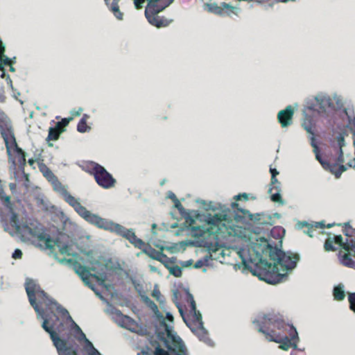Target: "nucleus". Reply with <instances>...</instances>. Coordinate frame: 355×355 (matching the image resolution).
I'll return each mask as SVG.
<instances>
[{
    "label": "nucleus",
    "mask_w": 355,
    "mask_h": 355,
    "mask_svg": "<svg viewBox=\"0 0 355 355\" xmlns=\"http://www.w3.org/2000/svg\"><path fill=\"white\" fill-rule=\"evenodd\" d=\"M284 233L285 230L282 227H275L270 235L277 240V243L259 236L250 243L248 250L239 249L238 255L241 263H238L239 268L270 284L286 282L301 257L298 253L282 250Z\"/></svg>",
    "instance_id": "obj_1"
},
{
    "label": "nucleus",
    "mask_w": 355,
    "mask_h": 355,
    "mask_svg": "<svg viewBox=\"0 0 355 355\" xmlns=\"http://www.w3.org/2000/svg\"><path fill=\"white\" fill-rule=\"evenodd\" d=\"M254 328L262 333L266 340L279 343V348L288 350L293 347L299 350L296 342L299 340L298 333L293 324L286 323L282 316L275 313H260L252 320Z\"/></svg>",
    "instance_id": "obj_2"
},
{
    "label": "nucleus",
    "mask_w": 355,
    "mask_h": 355,
    "mask_svg": "<svg viewBox=\"0 0 355 355\" xmlns=\"http://www.w3.org/2000/svg\"><path fill=\"white\" fill-rule=\"evenodd\" d=\"M24 286L29 302L36 312L37 318L43 320L41 324L42 329L49 334L50 337L55 334L57 332L54 331L53 327L55 320H58V318L53 313H45L44 309L40 306V304L44 305L50 297L41 288L36 281L31 278L26 279Z\"/></svg>",
    "instance_id": "obj_3"
},
{
    "label": "nucleus",
    "mask_w": 355,
    "mask_h": 355,
    "mask_svg": "<svg viewBox=\"0 0 355 355\" xmlns=\"http://www.w3.org/2000/svg\"><path fill=\"white\" fill-rule=\"evenodd\" d=\"M219 209L221 211L220 213L207 214L204 216V220L211 225V234L219 233V231L222 230L220 226H223L226 230H234L236 227V223L247 222L242 215L231 210L225 205H219Z\"/></svg>",
    "instance_id": "obj_4"
},
{
    "label": "nucleus",
    "mask_w": 355,
    "mask_h": 355,
    "mask_svg": "<svg viewBox=\"0 0 355 355\" xmlns=\"http://www.w3.org/2000/svg\"><path fill=\"white\" fill-rule=\"evenodd\" d=\"M157 338L164 343L167 350L161 348L157 341H151L152 345H156L155 355H189L187 349L180 336L177 335L168 337L166 331H161L157 329L155 330Z\"/></svg>",
    "instance_id": "obj_5"
},
{
    "label": "nucleus",
    "mask_w": 355,
    "mask_h": 355,
    "mask_svg": "<svg viewBox=\"0 0 355 355\" xmlns=\"http://www.w3.org/2000/svg\"><path fill=\"white\" fill-rule=\"evenodd\" d=\"M315 102L307 101L306 109L315 111L320 114H325L330 111L341 109L343 101L340 96L334 94L332 98L326 93L320 92L314 97Z\"/></svg>",
    "instance_id": "obj_6"
},
{
    "label": "nucleus",
    "mask_w": 355,
    "mask_h": 355,
    "mask_svg": "<svg viewBox=\"0 0 355 355\" xmlns=\"http://www.w3.org/2000/svg\"><path fill=\"white\" fill-rule=\"evenodd\" d=\"M22 238H28L29 236L36 237L39 241H45V248L52 250V239L50 235L45 232L43 225L36 220L28 223H22V228L19 233Z\"/></svg>",
    "instance_id": "obj_7"
},
{
    "label": "nucleus",
    "mask_w": 355,
    "mask_h": 355,
    "mask_svg": "<svg viewBox=\"0 0 355 355\" xmlns=\"http://www.w3.org/2000/svg\"><path fill=\"white\" fill-rule=\"evenodd\" d=\"M84 220L91 225H95L100 229L109 231L110 232L114 233L116 235L122 226L121 224L101 218L98 214H92L90 211H89Z\"/></svg>",
    "instance_id": "obj_8"
},
{
    "label": "nucleus",
    "mask_w": 355,
    "mask_h": 355,
    "mask_svg": "<svg viewBox=\"0 0 355 355\" xmlns=\"http://www.w3.org/2000/svg\"><path fill=\"white\" fill-rule=\"evenodd\" d=\"M190 313L193 316V320L190 322L197 329L196 333L193 334L198 336L200 341L204 342L207 345L213 346L214 342L209 338L208 331L204 327L202 314L197 310L196 306H195L194 310L191 309Z\"/></svg>",
    "instance_id": "obj_9"
},
{
    "label": "nucleus",
    "mask_w": 355,
    "mask_h": 355,
    "mask_svg": "<svg viewBox=\"0 0 355 355\" xmlns=\"http://www.w3.org/2000/svg\"><path fill=\"white\" fill-rule=\"evenodd\" d=\"M92 174L96 183L103 189H110L116 184L113 176L99 164L93 163Z\"/></svg>",
    "instance_id": "obj_10"
},
{
    "label": "nucleus",
    "mask_w": 355,
    "mask_h": 355,
    "mask_svg": "<svg viewBox=\"0 0 355 355\" xmlns=\"http://www.w3.org/2000/svg\"><path fill=\"white\" fill-rule=\"evenodd\" d=\"M111 262V259H105L99 257L96 260H91L89 270L95 273L92 274V277L96 278L101 285L105 286V282L107 278V270L108 263Z\"/></svg>",
    "instance_id": "obj_11"
},
{
    "label": "nucleus",
    "mask_w": 355,
    "mask_h": 355,
    "mask_svg": "<svg viewBox=\"0 0 355 355\" xmlns=\"http://www.w3.org/2000/svg\"><path fill=\"white\" fill-rule=\"evenodd\" d=\"M59 355H77L78 347L60 338L58 333L50 337Z\"/></svg>",
    "instance_id": "obj_12"
},
{
    "label": "nucleus",
    "mask_w": 355,
    "mask_h": 355,
    "mask_svg": "<svg viewBox=\"0 0 355 355\" xmlns=\"http://www.w3.org/2000/svg\"><path fill=\"white\" fill-rule=\"evenodd\" d=\"M69 322H71V329L74 330L77 340L80 342H85L83 350L87 354V355H101V354L94 347L92 343L87 339L86 335L82 331L80 327L74 322V320L72 319V321Z\"/></svg>",
    "instance_id": "obj_13"
},
{
    "label": "nucleus",
    "mask_w": 355,
    "mask_h": 355,
    "mask_svg": "<svg viewBox=\"0 0 355 355\" xmlns=\"http://www.w3.org/2000/svg\"><path fill=\"white\" fill-rule=\"evenodd\" d=\"M44 306H45V309H44L45 313H53V314L55 315L59 318V317L55 313V312L53 310V306H55L57 311L61 315V316L63 318L66 319L67 321H72V318L70 315L69 311L65 308L62 306L60 304H58L56 302V300H55L54 299L49 297V300H47V302L44 304ZM58 320H59V319L58 320ZM56 322H57V320H55V325L53 327V329L55 332H56V331L55 329V326Z\"/></svg>",
    "instance_id": "obj_14"
},
{
    "label": "nucleus",
    "mask_w": 355,
    "mask_h": 355,
    "mask_svg": "<svg viewBox=\"0 0 355 355\" xmlns=\"http://www.w3.org/2000/svg\"><path fill=\"white\" fill-rule=\"evenodd\" d=\"M6 128L10 134V139L12 140V144L13 145L15 152L17 153L18 156V162L19 165V168L22 171V173L26 178H28V175L24 172V166L26 164V153L17 146L14 132L12 130L11 125L6 124Z\"/></svg>",
    "instance_id": "obj_15"
},
{
    "label": "nucleus",
    "mask_w": 355,
    "mask_h": 355,
    "mask_svg": "<svg viewBox=\"0 0 355 355\" xmlns=\"http://www.w3.org/2000/svg\"><path fill=\"white\" fill-rule=\"evenodd\" d=\"M328 236L333 243L338 244L343 249L348 252L351 251L354 252V255L355 257V239L350 237L347 238L345 241H344L340 234L331 236V234H328Z\"/></svg>",
    "instance_id": "obj_16"
},
{
    "label": "nucleus",
    "mask_w": 355,
    "mask_h": 355,
    "mask_svg": "<svg viewBox=\"0 0 355 355\" xmlns=\"http://www.w3.org/2000/svg\"><path fill=\"white\" fill-rule=\"evenodd\" d=\"M62 198L66 202L73 208L76 212L80 217L83 219L86 217L89 211L80 204L79 199L76 198L69 192H67Z\"/></svg>",
    "instance_id": "obj_17"
},
{
    "label": "nucleus",
    "mask_w": 355,
    "mask_h": 355,
    "mask_svg": "<svg viewBox=\"0 0 355 355\" xmlns=\"http://www.w3.org/2000/svg\"><path fill=\"white\" fill-rule=\"evenodd\" d=\"M293 114L294 110L291 105H288L285 109L278 112L277 120L283 128H287L292 124Z\"/></svg>",
    "instance_id": "obj_18"
},
{
    "label": "nucleus",
    "mask_w": 355,
    "mask_h": 355,
    "mask_svg": "<svg viewBox=\"0 0 355 355\" xmlns=\"http://www.w3.org/2000/svg\"><path fill=\"white\" fill-rule=\"evenodd\" d=\"M346 146L344 135L339 133L336 137V144H333V150L335 155H338L337 160L340 162H345L343 148Z\"/></svg>",
    "instance_id": "obj_19"
},
{
    "label": "nucleus",
    "mask_w": 355,
    "mask_h": 355,
    "mask_svg": "<svg viewBox=\"0 0 355 355\" xmlns=\"http://www.w3.org/2000/svg\"><path fill=\"white\" fill-rule=\"evenodd\" d=\"M311 145L313 148V152L315 155V159L320 162V164L322 165V168L325 171H328L331 167H334V165H331V163L335 156L331 155L329 160L326 161L322 158L318 149V146H317L315 142V139L313 137H311Z\"/></svg>",
    "instance_id": "obj_20"
},
{
    "label": "nucleus",
    "mask_w": 355,
    "mask_h": 355,
    "mask_svg": "<svg viewBox=\"0 0 355 355\" xmlns=\"http://www.w3.org/2000/svg\"><path fill=\"white\" fill-rule=\"evenodd\" d=\"M6 124L10 125V123L3 122V121L0 123V133L5 141L7 154L8 155L9 160L12 161V154H11V147H12V146H13V145L12 144V140L10 139V134L6 128Z\"/></svg>",
    "instance_id": "obj_21"
},
{
    "label": "nucleus",
    "mask_w": 355,
    "mask_h": 355,
    "mask_svg": "<svg viewBox=\"0 0 355 355\" xmlns=\"http://www.w3.org/2000/svg\"><path fill=\"white\" fill-rule=\"evenodd\" d=\"M250 221L257 225H272L274 224L272 215L267 214L265 212L253 214Z\"/></svg>",
    "instance_id": "obj_22"
},
{
    "label": "nucleus",
    "mask_w": 355,
    "mask_h": 355,
    "mask_svg": "<svg viewBox=\"0 0 355 355\" xmlns=\"http://www.w3.org/2000/svg\"><path fill=\"white\" fill-rule=\"evenodd\" d=\"M145 16L148 19V21L153 26H156L157 28L166 27L168 26L172 20H168L164 17H160L158 15H151V14H146Z\"/></svg>",
    "instance_id": "obj_23"
},
{
    "label": "nucleus",
    "mask_w": 355,
    "mask_h": 355,
    "mask_svg": "<svg viewBox=\"0 0 355 355\" xmlns=\"http://www.w3.org/2000/svg\"><path fill=\"white\" fill-rule=\"evenodd\" d=\"M344 113L347 117L348 123L347 127L349 128L353 135V143L354 146V155H355V115L354 110L351 107H346L343 110Z\"/></svg>",
    "instance_id": "obj_24"
},
{
    "label": "nucleus",
    "mask_w": 355,
    "mask_h": 355,
    "mask_svg": "<svg viewBox=\"0 0 355 355\" xmlns=\"http://www.w3.org/2000/svg\"><path fill=\"white\" fill-rule=\"evenodd\" d=\"M332 161L331 165H334V167H331L328 171L334 174L336 178H339L342 173L347 171V166L343 164L344 162H338L336 157H334Z\"/></svg>",
    "instance_id": "obj_25"
},
{
    "label": "nucleus",
    "mask_w": 355,
    "mask_h": 355,
    "mask_svg": "<svg viewBox=\"0 0 355 355\" xmlns=\"http://www.w3.org/2000/svg\"><path fill=\"white\" fill-rule=\"evenodd\" d=\"M306 107L303 110V119H302V126L303 128L307 132V133L310 134V138H315V133L313 130V123L312 119L310 116H309L306 113Z\"/></svg>",
    "instance_id": "obj_26"
},
{
    "label": "nucleus",
    "mask_w": 355,
    "mask_h": 355,
    "mask_svg": "<svg viewBox=\"0 0 355 355\" xmlns=\"http://www.w3.org/2000/svg\"><path fill=\"white\" fill-rule=\"evenodd\" d=\"M117 235L125 239L132 245L134 243V242L138 238L135 234L134 229H132V228L127 229L123 225L121 226Z\"/></svg>",
    "instance_id": "obj_27"
},
{
    "label": "nucleus",
    "mask_w": 355,
    "mask_h": 355,
    "mask_svg": "<svg viewBox=\"0 0 355 355\" xmlns=\"http://www.w3.org/2000/svg\"><path fill=\"white\" fill-rule=\"evenodd\" d=\"M154 313H155L156 318L159 320L160 327L164 328V329L166 332L167 336L171 337L172 334L173 336H175V331H173V329L171 327H170L168 324H166L163 315L159 312V309H157V311H155Z\"/></svg>",
    "instance_id": "obj_28"
},
{
    "label": "nucleus",
    "mask_w": 355,
    "mask_h": 355,
    "mask_svg": "<svg viewBox=\"0 0 355 355\" xmlns=\"http://www.w3.org/2000/svg\"><path fill=\"white\" fill-rule=\"evenodd\" d=\"M333 296L336 301H343L345 298V286L339 284L334 287Z\"/></svg>",
    "instance_id": "obj_29"
},
{
    "label": "nucleus",
    "mask_w": 355,
    "mask_h": 355,
    "mask_svg": "<svg viewBox=\"0 0 355 355\" xmlns=\"http://www.w3.org/2000/svg\"><path fill=\"white\" fill-rule=\"evenodd\" d=\"M50 182L52 184L53 190L56 191L62 197H63L68 192L67 190V187L62 184V183L58 180L57 177L55 178Z\"/></svg>",
    "instance_id": "obj_30"
},
{
    "label": "nucleus",
    "mask_w": 355,
    "mask_h": 355,
    "mask_svg": "<svg viewBox=\"0 0 355 355\" xmlns=\"http://www.w3.org/2000/svg\"><path fill=\"white\" fill-rule=\"evenodd\" d=\"M89 115L84 114L83 118L80 120L77 125V130L80 133H85L89 132L91 128L87 125V119L89 118Z\"/></svg>",
    "instance_id": "obj_31"
},
{
    "label": "nucleus",
    "mask_w": 355,
    "mask_h": 355,
    "mask_svg": "<svg viewBox=\"0 0 355 355\" xmlns=\"http://www.w3.org/2000/svg\"><path fill=\"white\" fill-rule=\"evenodd\" d=\"M159 252V251L155 250L149 244L144 247L142 249V253L148 255L149 257L154 260H159V257H158Z\"/></svg>",
    "instance_id": "obj_32"
},
{
    "label": "nucleus",
    "mask_w": 355,
    "mask_h": 355,
    "mask_svg": "<svg viewBox=\"0 0 355 355\" xmlns=\"http://www.w3.org/2000/svg\"><path fill=\"white\" fill-rule=\"evenodd\" d=\"M10 211L11 213L10 223H12V225L15 228L17 233L19 234L22 228V224L19 223L18 214L13 211V208H12V211Z\"/></svg>",
    "instance_id": "obj_33"
},
{
    "label": "nucleus",
    "mask_w": 355,
    "mask_h": 355,
    "mask_svg": "<svg viewBox=\"0 0 355 355\" xmlns=\"http://www.w3.org/2000/svg\"><path fill=\"white\" fill-rule=\"evenodd\" d=\"M175 306H177V308L178 309V311L181 315V317L182 318V320L183 321L185 322V324H187V326L191 329V331L193 332V333H196V331H197V329L193 327L190 322V321H189L187 318H186V316H185V313H184V311L182 307V305L180 304V303L179 302H175Z\"/></svg>",
    "instance_id": "obj_34"
},
{
    "label": "nucleus",
    "mask_w": 355,
    "mask_h": 355,
    "mask_svg": "<svg viewBox=\"0 0 355 355\" xmlns=\"http://www.w3.org/2000/svg\"><path fill=\"white\" fill-rule=\"evenodd\" d=\"M59 128H57L56 126L55 128L51 127L49 129V134L46 138V141L49 142L50 140L55 141L58 139L62 132L64 131V129L62 130H59Z\"/></svg>",
    "instance_id": "obj_35"
},
{
    "label": "nucleus",
    "mask_w": 355,
    "mask_h": 355,
    "mask_svg": "<svg viewBox=\"0 0 355 355\" xmlns=\"http://www.w3.org/2000/svg\"><path fill=\"white\" fill-rule=\"evenodd\" d=\"M275 190H276V192L275 193L271 194L270 199L274 202L279 203L280 205H283L286 204V202L282 199L281 196V189L279 186H275L274 187Z\"/></svg>",
    "instance_id": "obj_36"
},
{
    "label": "nucleus",
    "mask_w": 355,
    "mask_h": 355,
    "mask_svg": "<svg viewBox=\"0 0 355 355\" xmlns=\"http://www.w3.org/2000/svg\"><path fill=\"white\" fill-rule=\"evenodd\" d=\"M75 272L82 279V277L84 276H92V274L90 273L89 267L86 268L85 266H83L80 264L78 266H75Z\"/></svg>",
    "instance_id": "obj_37"
},
{
    "label": "nucleus",
    "mask_w": 355,
    "mask_h": 355,
    "mask_svg": "<svg viewBox=\"0 0 355 355\" xmlns=\"http://www.w3.org/2000/svg\"><path fill=\"white\" fill-rule=\"evenodd\" d=\"M341 263L345 266L355 269V260L352 259L349 253H345L342 257Z\"/></svg>",
    "instance_id": "obj_38"
},
{
    "label": "nucleus",
    "mask_w": 355,
    "mask_h": 355,
    "mask_svg": "<svg viewBox=\"0 0 355 355\" xmlns=\"http://www.w3.org/2000/svg\"><path fill=\"white\" fill-rule=\"evenodd\" d=\"M166 268H167L171 275H173L175 277H180L182 275V268L175 265H166Z\"/></svg>",
    "instance_id": "obj_39"
},
{
    "label": "nucleus",
    "mask_w": 355,
    "mask_h": 355,
    "mask_svg": "<svg viewBox=\"0 0 355 355\" xmlns=\"http://www.w3.org/2000/svg\"><path fill=\"white\" fill-rule=\"evenodd\" d=\"M54 244L58 247L59 250L62 254H67L72 257L76 256V253H70L69 252V246L67 244H61L58 239L54 241Z\"/></svg>",
    "instance_id": "obj_40"
},
{
    "label": "nucleus",
    "mask_w": 355,
    "mask_h": 355,
    "mask_svg": "<svg viewBox=\"0 0 355 355\" xmlns=\"http://www.w3.org/2000/svg\"><path fill=\"white\" fill-rule=\"evenodd\" d=\"M151 295L159 303L161 306L165 303V298L162 295L158 288V284H155L154 289L151 293Z\"/></svg>",
    "instance_id": "obj_41"
},
{
    "label": "nucleus",
    "mask_w": 355,
    "mask_h": 355,
    "mask_svg": "<svg viewBox=\"0 0 355 355\" xmlns=\"http://www.w3.org/2000/svg\"><path fill=\"white\" fill-rule=\"evenodd\" d=\"M40 170L43 175L48 180L49 182L53 180L56 176L46 165L42 164L40 166Z\"/></svg>",
    "instance_id": "obj_42"
},
{
    "label": "nucleus",
    "mask_w": 355,
    "mask_h": 355,
    "mask_svg": "<svg viewBox=\"0 0 355 355\" xmlns=\"http://www.w3.org/2000/svg\"><path fill=\"white\" fill-rule=\"evenodd\" d=\"M168 6H166V5H164V6L155 5L150 8L145 9V13L147 15H148L149 13L151 15L152 14L153 15H158L159 12H162Z\"/></svg>",
    "instance_id": "obj_43"
},
{
    "label": "nucleus",
    "mask_w": 355,
    "mask_h": 355,
    "mask_svg": "<svg viewBox=\"0 0 355 355\" xmlns=\"http://www.w3.org/2000/svg\"><path fill=\"white\" fill-rule=\"evenodd\" d=\"M110 10L113 12L114 17L119 19L122 20L123 14L120 11L119 6L118 3H116L115 2H112L110 6Z\"/></svg>",
    "instance_id": "obj_44"
},
{
    "label": "nucleus",
    "mask_w": 355,
    "mask_h": 355,
    "mask_svg": "<svg viewBox=\"0 0 355 355\" xmlns=\"http://www.w3.org/2000/svg\"><path fill=\"white\" fill-rule=\"evenodd\" d=\"M205 6L207 8V10L209 12L221 15L223 13V10L220 7H219L216 3H206Z\"/></svg>",
    "instance_id": "obj_45"
},
{
    "label": "nucleus",
    "mask_w": 355,
    "mask_h": 355,
    "mask_svg": "<svg viewBox=\"0 0 355 355\" xmlns=\"http://www.w3.org/2000/svg\"><path fill=\"white\" fill-rule=\"evenodd\" d=\"M184 291L186 296H187V301L188 302H189L191 309L194 310L195 306H196V302L194 300L193 295L190 293L189 288H185L184 289Z\"/></svg>",
    "instance_id": "obj_46"
},
{
    "label": "nucleus",
    "mask_w": 355,
    "mask_h": 355,
    "mask_svg": "<svg viewBox=\"0 0 355 355\" xmlns=\"http://www.w3.org/2000/svg\"><path fill=\"white\" fill-rule=\"evenodd\" d=\"M195 214V218H200V211L196 210H190V209H186L185 212L180 214V215L185 219L187 220L188 216H191V215Z\"/></svg>",
    "instance_id": "obj_47"
},
{
    "label": "nucleus",
    "mask_w": 355,
    "mask_h": 355,
    "mask_svg": "<svg viewBox=\"0 0 355 355\" xmlns=\"http://www.w3.org/2000/svg\"><path fill=\"white\" fill-rule=\"evenodd\" d=\"M1 199L4 201L5 207L9 209V211H12V205L10 202V197L4 194L3 191L1 193Z\"/></svg>",
    "instance_id": "obj_48"
},
{
    "label": "nucleus",
    "mask_w": 355,
    "mask_h": 355,
    "mask_svg": "<svg viewBox=\"0 0 355 355\" xmlns=\"http://www.w3.org/2000/svg\"><path fill=\"white\" fill-rule=\"evenodd\" d=\"M197 203H200V204H202L204 206V209L207 211L208 210H213V211H216L217 210L218 208L215 207L213 204L212 202H209V204H206L205 201V200H196V201Z\"/></svg>",
    "instance_id": "obj_49"
},
{
    "label": "nucleus",
    "mask_w": 355,
    "mask_h": 355,
    "mask_svg": "<svg viewBox=\"0 0 355 355\" xmlns=\"http://www.w3.org/2000/svg\"><path fill=\"white\" fill-rule=\"evenodd\" d=\"M349 309L355 313V292L348 293Z\"/></svg>",
    "instance_id": "obj_50"
},
{
    "label": "nucleus",
    "mask_w": 355,
    "mask_h": 355,
    "mask_svg": "<svg viewBox=\"0 0 355 355\" xmlns=\"http://www.w3.org/2000/svg\"><path fill=\"white\" fill-rule=\"evenodd\" d=\"M333 243H334L333 241L328 236V238L327 239V240L324 244V248L325 251H327V252L336 251V248L334 247Z\"/></svg>",
    "instance_id": "obj_51"
},
{
    "label": "nucleus",
    "mask_w": 355,
    "mask_h": 355,
    "mask_svg": "<svg viewBox=\"0 0 355 355\" xmlns=\"http://www.w3.org/2000/svg\"><path fill=\"white\" fill-rule=\"evenodd\" d=\"M238 211L242 214V216L246 221H250V219H252L253 214H251L249 210L243 208H238Z\"/></svg>",
    "instance_id": "obj_52"
},
{
    "label": "nucleus",
    "mask_w": 355,
    "mask_h": 355,
    "mask_svg": "<svg viewBox=\"0 0 355 355\" xmlns=\"http://www.w3.org/2000/svg\"><path fill=\"white\" fill-rule=\"evenodd\" d=\"M132 284L139 295H141L145 293V291L143 289V286L140 283H139L136 280H132Z\"/></svg>",
    "instance_id": "obj_53"
},
{
    "label": "nucleus",
    "mask_w": 355,
    "mask_h": 355,
    "mask_svg": "<svg viewBox=\"0 0 355 355\" xmlns=\"http://www.w3.org/2000/svg\"><path fill=\"white\" fill-rule=\"evenodd\" d=\"M73 118L72 117H69V118H63L62 119L61 121H58L57 123H56V128H60V126H62V127H66L68 125L69 123L70 122L71 120H72Z\"/></svg>",
    "instance_id": "obj_54"
},
{
    "label": "nucleus",
    "mask_w": 355,
    "mask_h": 355,
    "mask_svg": "<svg viewBox=\"0 0 355 355\" xmlns=\"http://www.w3.org/2000/svg\"><path fill=\"white\" fill-rule=\"evenodd\" d=\"M54 259L62 264H71L73 263V260L71 259L62 258L60 259L57 253L54 254Z\"/></svg>",
    "instance_id": "obj_55"
},
{
    "label": "nucleus",
    "mask_w": 355,
    "mask_h": 355,
    "mask_svg": "<svg viewBox=\"0 0 355 355\" xmlns=\"http://www.w3.org/2000/svg\"><path fill=\"white\" fill-rule=\"evenodd\" d=\"M165 249L172 254L177 253L180 251V248L178 247V243H173L171 245L165 248Z\"/></svg>",
    "instance_id": "obj_56"
},
{
    "label": "nucleus",
    "mask_w": 355,
    "mask_h": 355,
    "mask_svg": "<svg viewBox=\"0 0 355 355\" xmlns=\"http://www.w3.org/2000/svg\"><path fill=\"white\" fill-rule=\"evenodd\" d=\"M178 247L180 248V250H185L186 247L188 245H194V242L193 241H184L178 243Z\"/></svg>",
    "instance_id": "obj_57"
},
{
    "label": "nucleus",
    "mask_w": 355,
    "mask_h": 355,
    "mask_svg": "<svg viewBox=\"0 0 355 355\" xmlns=\"http://www.w3.org/2000/svg\"><path fill=\"white\" fill-rule=\"evenodd\" d=\"M132 245L136 248H138V249H141L142 250L143 248L146 246L145 245V243L143 240H141V239L139 238H137L136 239V241L134 242V243L132 244Z\"/></svg>",
    "instance_id": "obj_58"
},
{
    "label": "nucleus",
    "mask_w": 355,
    "mask_h": 355,
    "mask_svg": "<svg viewBox=\"0 0 355 355\" xmlns=\"http://www.w3.org/2000/svg\"><path fill=\"white\" fill-rule=\"evenodd\" d=\"M201 228L204 229V227L202 226H193L192 225V226H190L189 230H192L193 232L200 231L199 233H195L194 236H203V233L201 231Z\"/></svg>",
    "instance_id": "obj_59"
},
{
    "label": "nucleus",
    "mask_w": 355,
    "mask_h": 355,
    "mask_svg": "<svg viewBox=\"0 0 355 355\" xmlns=\"http://www.w3.org/2000/svg\"><path fill=\"white\" fill-rule=\"evenodd\" d=\"M80 252L85 254L87 257V262L90 264L91 260H96L94 257H93V252L92 250L87 251L85 250H81Z\"/></svg>",
    "instance_id": "obj_60"
},
{
    "label": "nucleus",
    "mask_w": 355,
    "mask_h": 355,
    "mask_svg": "<svg viewBox=\"0 0 355 355\" xmlns=\"http://www.w3.org/2000/svg\"><path fill=\"white\" fill-rule=\"evenodd\" d=\"M173 202L175 204L174 207L179 211L180 214H182V213L185 212V209L184 208V207L182 206V205L181 204V202H180L179 200H176Z\"/></svg>",
    "instance_id": "obj_61"
},
{
    "label": "nucleus",
    "mask_w": 355,
    "mask_h": 355,
    "mask_svg": "<svg viewBox=\"0 0 355 355\" xmlns=\"http://www.w3.org/2000/svg\"><path fill=\"white\" fill-rule=\"evenodd\" d=\"M94 292V293L96 294V295L97 297H99V299H101L103 302H107V300L106 299L104 298V297L102 295L101 293L99 291V290H98L95 285L93 284V286H92V288H90Z\"/></svg>",
    "instance_id": "obj_62"
},
{
    "label": "nucleus",
    "mask_w": 355,
    "mask_h": 355,
    "mask_svg": "<svg viewBox=\"0 0 355 355\" xmlns=\"http://www.w3.org/2000/svg\"><path fill=\"white\" fill-rule=\"evenodd\" d=\"M22 252L20 249H15L12 254V257L15 259H21L22 257Z\"/></svg>",
    "instance_id": "obj_63"
},
{
    "label": "nucleus",
    "mask_w": 355,
    "mask_h": 355,
    "mask_svg": "<svg viewBox=\"0 0 355 355\" xmlns=\"http://www.w3.org/2000/svg\"><path fill=\"white\" fill-rule=\"evenodd\" d=\"M146 306L154 313L157 311L158 307L156 304L151 300Z\"/></svg>",
    "instance_id": "obj_64"
}]
</instances>
